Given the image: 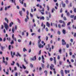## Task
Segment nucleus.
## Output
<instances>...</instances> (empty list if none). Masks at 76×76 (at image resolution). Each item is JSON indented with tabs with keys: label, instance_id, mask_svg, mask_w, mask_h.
I'll use <instances>...</instances> for the list:
<instances>
[{
	"label": "nucleus",
	"instance_id": "31",
	"mask_svg": "<svg viewBox=\"0 0 76 76\" xmlns=\"http://www.w3.org/2000/svg\"><path fill=\"white\" fill-rule=\"evenodd\" d=\"M23 51L24 52H25V51H27V50L25 49V48H24L23 49Z\"/></svg>",
	"mask_w": 76,
	"mask_h": 76
},
{
	"label": "nucleus",
	"instance_id": "23",
	"mask_svg": "<svg viewBox=\"0 0 76 76\" xmlns=\"http://www.w3.org/2000/svg\"><path fill=\"white\" fill-rule=\"evenodd\" d=\"M41 41V39H39V40H38V43L39 44L40 43V42Z\"/></svg>",
	"mask_w": 76,
	"mask_h": 76
},
{
	"label": "nucleus",
	"instance_id": "24",
	"mask_svg": "<svg viewBox=\"0 0 76 76\" xmlns=\"http://www.w3.org/2000/svg\"><path fill=\"white\" fill-rule=\"evenodd\" d=\"M24 60L25 62L26 63V64H28V62L26 61V59H25V58H24Z\"/></svg>",
	"mask_w": 76,
	"mask_h": 76
},
{
	"label": "nucleus",
	"instance_id": "15",
	"mask_svg": "<svg viewBox=\"0 0 76 76\" xmlns=\"http://www.w3.org/2000/svg\"><path fill=\"white\" fill-rule=\"evenodd\" d=\"M48 48H46V50H48V49H49V48L50 47V45L49 44H48Z\"/></svg>",
	"mask_w": 76,
	"mask_h": 76
},
{
	"label": "nucleus",
	"instance_id": "7",
	"mask_svg": "<svg viewBox=\"0 0 76 76\" xmlns=\"http://www.w3.org/2000/svg\"><path fill=\"white\" fill-rule=\"evenodd\" d=\"M1 50H2V51H3V50H4V49L6 48V47H5V46H1Z\"/></svg>",
	"mask_w": 76,
	"mask_h": 76
},
{
	"label": "nucleus",
	"instance_id": "26",
	"mask_svg": "<svg viewBox=\"0 0 76 76\" xmlns=\"http://www.w3.org/2000/svg\"><path fill=\"white\" fill-rule=\"evenodd\" d=\"M66 15L67 16H70V13L69 12H67L66 13Z\"/></svg>",
	"mask_w": 76,
	"mask_h": 76
},
{
	"label": "nucleus",
	"instance_id": "5",
	"mask_svg": "<svg viewBox=\"0 0 76 76\" xmlns=\"http://www.w3.org/2000/svg\"><path fill=\"white\" fill-rule=\"evenodd\" d=\"M62 6V7H66V4L65 3H63V1H61V3Z\"/></svg>",
	"mask_w": 76,
	"mask_h": 76
},
{
	"label": "nucleus",
	"instance_id": "34",
	"mask_svg": "<svg viewBox=\"0 0 76 76\" xmlns=\"http://www.w3.org/2000/svg\"><path fill=\"white\" fill-rule=\"evenodd\" d=\"M22 66L23 69H26V67H25V66H24L23 65H22Z\"/></svg>",
	"mask_w": 76,
	"mask_h": 76
},
{
	"label": "nucleus",
	"instance_id": "4",
	"mask_svg": "<svg viewBox=\"0 0 76 76\" xmlns=\"http://www.w3.org/2000/svg\"><path fill=\"white\" fill-rule=\"evenodd\" d=\"M11 55L12 56V58H13V57H14L13 56H15V52H13V55L12 51H11Z\"/></svg>",
	"mask_w": 76,
	"mask_h": 76
},
{
	"label": "nucleus",
	"instance_id": "43",
	"mask_svg": "<svg viewBox=\"0 0 76 76\" xmlns=\"http://www.w3.org/2000/svg\"><path fill=\"white\" fill-rule=\"evenodd\" d=\"M14 44V42L13 41V40H12L11 42V44Z\"/></svg>",
	"mask_w": 76,
	"mask_h": 76
},
{
	"label": "nucleus",
	"instance_id": "13",
	"mask_svg": "<svg viewBox=\"0 0 76 76\" xmlns=\"http://www.w3.org/2000/svg\"><path fill=\"white\" fill-rule=\"evenodd\" d=\"M62 32L64 34H66V30H65L64 29L62 30Z\"/></svg>",
	"mask_w": 76,
	"mask_h": 76
},
{
	"label": "nucleus",
	"instance_id": "52",
	"mask_svg": "<svg viewBox=\"0 0 76 76\" xmlns=\"http://www.w3.org/2000/svg\"><path fill=\"white\" fill-rule=\"evenodd\" d=\"M41 54V50H40L39 52V55H40Z\"/></svg>",
	"mask_w": 76,
	"mask_h": 76
},
{
	"label": "nucleus",
	"instance_id": "8",
	"mask_svg": "<svg viewBox=\"0 0 76 76\" xmlns=\"http://www.w3.org/2000/svg\"><path fill=\"white\" fill-rule=\"evenodd\" d=\"M61 73L62 76H64V73H63V70L61 71Z\"/></svg>",
	"mask_w": 76,
	"mask_h": 76
},
{
	"label": "nucleus",
	"instance_id": "21",
	"mask_svg": "<svg viewBox=\"0 0 76 76\" xmlns=\"http://www.w3.org/2000/svg\"><path fill=\"white\" fill-rule=\"evenodd\" d=\"M64 25H62V27H65L66 26V23H65V22L64 23H63Z\"/></svg>",
	"mask_w": 76,
	"mask_h": 76
},
{
	"label": "nucleus",
	"instance_id": "58",
	"mask_svg": "<svg viewBox=\"0 0 76 76\" xmlns=\"http://www.w3.org/2000/svg\"><path fill=\"white\" fill-rule=\"evenodd\" d=\"M30 15L31 17L33 18V15L32 14L30 13Z\"/></svg>",
	"mask_w": 76,
	"mask_h": 76
},
{
	"label": "nucleus",
	"instance_id": "28",
	"mask_svg": "<svg viewBox=\"0 0 76 76\" xmlns=\"http://www.w3.org/2000/svg\"><path fill=\"white\" fill-rule=\"evenodd\" d=\"M19 13L20 14V16H22V11H20L19 12Z\"/></svg>",
	"mask_w": 76,
	"mask_h": 76
},
{
	"label": "nucleus",
	"instance_id": "22",
	"mask_svg": "<svg viewBox=\"0 0 76 76\" xmlns=\"http://www.w3.org/2000/svg\"><path fill=\"white\" fill-rule=\"evenodd\" d=\"M44 73H45L46 76H47V70H45L44 72Z\"/></svg>",
	"mask_w": 76,
	"mask_h": 76
},
{
	"label": "nucleus",
	"instance_id": "12",
	"mask_svg": "<svg viewBox=\"0 0 76 76\" xmlns=\"http://www.w3.org/2000/svg\"><path fill=\"white\" fill-rule=\"evenodd\" d=\"M59 23H64V21H62L61 20H59Z\"/></svg>",
	"mask_w": 76,
	"mask_h": 76
},
{
	"label": "nucleus",
	"instance_id": "19",
	"mask_svg": "<svg viewBox=\"0 0 76 76\" xmlns=\"http://www.w3.org/2000/svg\"><path fill=\"white\" fill-rule=\"evenodd\" d=\"M40 20H42V19L43 20H44V19H45V18H44V17L42 16V17H40Z\"/></svg>",
	"mask_w": 76,
	"mask_h": 76
},
{
	"label": "nucleus",
	"instance_id": "40",
	"mask_svg": "<svg viewBox=\"0 0 76 76\" xmlns=\"http://www.w3.org/2000/svg\"><path fill=\"white\" fill-rule=\"evenodd\" d=\"M47 8L48 9L47 10H48V11H49L50 10V8L49 7V6L48 5L47 6Z\"/></svg>",
	"mask_w": 76,
	"mask_h": 76
},
{
	"label": "nucleus",
	"instance_id": "32",
	"mask_svg": "<svg viewBox=\"0 0 76 76\" xmlns=\"http://www.w3.org/2000/svg\"><path fill=\"white\" fill-rule=\"evenodd\" d=\"M20 0V3H21L22 4H23V1H21V0Z\"/></svg>",
	"mask_w": 76,
	"mask_h": 76
},
{
	"label": "nucleus",
	"instance_id": "29",
	"mask_svg": "<svg viewBox=\"0 0 76 76\" xmlns=\"http://www.w3.org/2000/svg\"><path fill=\"white\" fill-rule=\"evenodd\" d=\"M8 48L10 50H11V45H9Z\"/></svg>",
	"mask_w": 76,
	"mask_h": 76
},
{
	"label": "nucleus",
	"instance_id": "53",
	"mask_svg": "<svg viewBox=\"0 0 76 76\" xmlns=\"http://www.w3.org/2000/svg\"><path fill=\"white\" fill-rule=\"evenodd\" d=\"M76 15L74 17V20H76Z\"/></svg>",
	"mask_w": 76,
	"mask_h": 76
},
{
	"label": "nucleus",
	"instance_id": "64",
	"mask_svg": "<svg viewBox=\"0 0 76 76\" xmlns=\"http://www.w3.org/2000/svg\"><path fill=\"white\" fill-rule=\"evenodd\" d=\"M17 54H18V56H19V57H20L21 55H20V54H19V53H18Z\"/></svg>",
	"mask_w": 76,
	"mask_h": 76
},
{
	"label": "nucleus",
	"instance_id": "14",
	"mask_svg": "<svg viewBox=\"0 0 76 76\" xmlns=\"http://www.w3.org/2000/svg\"><path fill=\"white\" fill-rule=\"evenodd\" d=\"M3 62L5 64V65H7V61H3Z\"/></svg>",
	"mask_w": 76,
	"mask_h": 76
},
{
	"label": "nucleus",
	"instance_id": "62",
	"mask_svg": "<svg viewBox=\"0 0 76 76\" xmlns=\"http://www.w3.org/2000/svg\"><path fill=\"white\" fill-rule=\"evenodd\" d=\"M39 70H40V71H41V70H42V68H41V67H39Z\"/></svg>",
	"mask_w": 76,
	"mask_h": 76
},
{
	"label": "nucleus",
	"instance_id": "61",
	"mask_svg": "<svg viewBox=\"0 0 76 76\" xmlns=\"http://www.w3.org/2000/svg\"><path fill=\"white\" fill-rule=\"evenodd\" d=\"M16 64L18 67H19V63H17Z\"/></svg>",
	"mask_w": 76,
	"mask_h": 76
},
{
	"label": "nucleus",
	"instance_id": "41",
	"mask_svg": "<svg viewBox=\"0 0 76 76\" xmlns=\"http://www.w3.org/2000/svg\"><path fill=\"white\" fill-rule=\"evenodd\" d=\"M30 66L31 67V68H32V67H33V65H32V64H30Z\"/></svg>",
	"mask_w": 76,
	"mask_h": 76
},
{
	"label": "nucleus",
	"instance_id": "30",
	"mask_svg": "<svg viewBox=\"0 0 76 76\" xmlns=\"http://www.w3.org/2000/svg\"><path fill=\"white\" fill-rule=\"evenodd\" d=\"M74 16H75V15H71V16L70 17V18H73Z\"/></svg>",
	"mask_w": 76,
	"mask_h": 76
},
{
	"label": "nucleus",
	"instance_id": "37",
	"mask_svg": "<svg viewBox=\"0 0 76 76\" xmlns=\"http://www.w3.org/2000/svg\"><path fill=\"white\" fill-rule=\"evenodd\" d=\"M63 19L64 20H67V19L66 18V17H63Z\"/></svg>",
	"mask_w": 76,
	"mask_h": 76
},
{
	"label": "nucleus",
	"instance_id": "18",
	"mask_svg": "<svg viewBox=\"0 0 76 76\" xmlns=\"http://www.w3.org/2000/svg\"><path fill=\"white\" fill-rule=\"evenodd\" d=\"M5 21H6L7 23H9V20L7 19V18H5Z\"/></svg>",
	"mask_w": 76,
	"mask_h": 76
},
{
	"label": "nucleus",
	"instance_id": "39",
	"mask_svg": "<svg viewBox=\"0 0 76 76\" xmlns=\"http://www.w3.org/2000/svg\"><path fill=\"white\" fill-rule=\"evenodd\" d=\"M12 39L13 40H15V42H16V41H17V40L16 39V38L14 37V38H13V39Z\"/></svg>",
	"mask_w": 76,
	"mask_h": 76
},
{
	"label": "nucleus",
	"instance_id": "50",
	"mask_svg": "<svg viewBox=\"0 0 76 76\" xmlns=\"http://www.w3.org/2000/svg\"><path fill=\"white\" fill-rule=\"evenodd\" d=\"M70 41H71V42H73V39H71L70 40Z\"/></svg>",
	"mask_w": 76,
	"mask_h": 76
},
{
	"label": "nucleus",
	"instance_id": "57",
	"mask_svg": "<svg viewBox=\"0 0 76 76\" xmlns=\"http://www.w3.org/2000/svg\"><path fill=\"white\" fill-rule=\"evenodd\" d=\"M17 8L18 9H20V8H19V6L18 5L17 6Z\"/></svg>",
	"mask_w": 76,
	"mask_h": 76
},
{
	"label": "nucleus",
	"instance_id": "20",
	"mask_svg": "<svg viewBox=\"0 0 76 76\" xmlns=\"http://www.w3.org/2000/svg\"><path fill=\"white\" fill-rule=\"evenodd\" d=\"M7 40H8L9 41H10V40H11V39L10 38V37H9L8 38V37H7Z\"/></svg>",
	"mask_w": 76,
	"mask_h": 76
},
{
	"label": "nucleus",
	"instance_id": "1",
	"mask_svg": "<svg viewBox=\"0 0 76 76\" xmlns=\"http://www.w3.org/2000/svg\"><path fill=\"white\" fill-rule=\"evenodd\" d=\"M4 28L6 30H7L8 29V27H9V26L7 24V23H4Z\"/></svg>",
	"mask_w": 76,
	"mask_h": 76
},
{
	"label": "nucleus",
	"instance_id": "54",
	"mask_svg": "<svg viewBox=\"0 0 76 76\" xmlns=\"http://www.w3.org/2000/svg\"><path fill=\"white\" fill-rule=\"evenodd\" d=\"M32 44V42H31V41H30V42L29 43V45H31Z\"/></svg>",
	"mask_w": 76,
	"mask_h": 76
},
{
	"label": "nucleus",
	"instance_id": "3",
	"mask_svg": "<svg viewBox=\"0 0 76 76\" xmlns=\"http://www.w3.org/2000/svg\"><path fill=\"white\" fill-rule=\"evenodd\" d=\"M37 60V57L36 56H34V57H33V58H31V60L32 61H35Z\"/></svg>",
	"mask_w": 76,
	"mask_h": 76
},
{
	"label": "nucleus",
	"instance_id": "25",
	"mask_svg": "<svg viewBox=\"0 0 76 76\" xmlns=\"http://www.w3.org/2000/svg\"><path fill=\"white\" fill-rule=\"evenodd\" d=\"M12 63H13L12 64V63L11 64V66H14V64H15V61H13Z\"/></svg>",
	"mask_w": 76,
	"mask_h": 76
},
{
	"label": "nucleus",
	"instance_id": "51",
	"mask_svg": "<svg viewBox=\"0 0 76 76\" xmlns=\"http://www.w3.org/2000/svg\"><path fill=\"white\" fill-rule=\"evenodd\" d=\"M62 12H63V10H62V8H61L60 10V13H62Z\"/></svg>",
	"mask_w": 76,
	"mask_h": 76
},
{
	"label": "nucleus",
	"instance_id": "56",
	"mask_svg": "<svg viewBox=\"0 0 76 76\" xmlns=\"http://www.w3.org/2000/svg\"><path fill=\"white\" fill-rule=\"evenodd\" d=\"M57 58L58 60H60V56H59V55L58 56Z\"/></svg>",
	"mask_w": 76,
	"mask_h": 76
},
{
	"label": "nucleus",
	"instance_id": "9",
	"mask_svg": "<svg viewBox=\"0 0 76 76\" xmlns=\"http://www.w3.org/2000/svg\"><path fill=\"white\" fill-rule=\"evenodd\" d=\"M46 26H48L49 28H50V24L49 23H48V22H47L46 23Z\"/></svg>",
	"mask_w": 76,
	"mask_h": 76
},
{
	"label": "nucleus",
	"instance_id": "33",
	"mask_svg": "<svg viewBox=\"0 0 76 76\" xmlns=\"http://www.w3.org/2000/svg\"><path fill=\"white\" fill-rule=\"evenodd\" d=\"M50 61H52L53 60V58H50Z\"/></svg>",
	"mask_w": 76,
	"mask_h": 76
},
{
	"label": "nucleus",
	"instance_id": "17",
	"mask_svg": "<svg viewBox=\"0 0 76 76\" xmlns=\"http://www.w3.org/2000/svg\"><path fill=\"white\" fill-rule=\"evenodd\" d=\"M54 11H56V10L54 8H53L52 9V13H53L54 12Z\"/></svg>",
	"mask_w": 76,
	"mask_h": 76
},
{
	"label": "nucleus",
	"instance_id": "38",
	"mask_svg": "<svg viewBox=\"0 0 76 76\" xmlns=\"http://www.w3.org/2000/svg\"><path fill=\"white\" fill-rule=\"evenodd\" d=\"M24 6L25 7H26V3H24Z\"/></svg>",
	"mask_w": 76,
	"mask_h": 76
},
{
	"label": "nucleus",
	"instance_id": "10",
	"mask_svg": "<svg viewBox=\"0 0 76 76\" xmlns=\"http://www.w3.org/2000/svg\"><path fill=\"white\" fill-rule=\"evenodd\" d=\"M12 25H13V22H11V23H10L9 24V27H12Z\"/></svg>",
	"mask_w": 76,
	"mask_h": 76
},
{
	"label": "nucleus",
	"instance_id": "27",
	"mask_svg": "<svg viewBox=\"0 0 76 76\" xmlns=\"http://www.w3.org/2000/svg\"><path fill=\"white\" fill-rule=\"evenodd\" d=\"M66 48H69V44H67L66 45Z\"/></svg>",
	"mask_w": 76,
	"mask_h": 76
},
{
	"label": "nucleus",
	"instance_id": "6",
	"mask_svg": "<svg viewBox=\"0 0 76 76\" xmlns=\"http://www.w3.org/2000/svg\"><path fill=\"white\" fill-rule=\"evenodd\" d=\"M44 47V45H42L41 44H39V47L40 48H43Z\"/></svg>",
	"mask_w": 76,
	"mask_h": 76
},
{
	"label": "nucleus",
	"instance_id": "45",
	"mask_svg": "<svg viewBox=\"0 0 76 76\" xmlns=\"http://www.w3.org/2000/svg\"><path fill=\"white\" fill-rule=\"evenodd\" d=\"M58 27L59 28H61V25H60V24H58Z\"/></svg>",
	"mask_w": 76,
	"mask_h": 76
},
{
	"label": "nucleus",
	"instance_id": "49",
	"mask_svg": "<svg viewBox=\"0 0 76 76\" xmlns=\"http://www.w3.org/2000/svg\"><path fill=\"white\" fill-rule=\"evenodd\" d=\"M59 52L60 54H61V49H60L59 50Z\"/></svg>",
	"mask_w": 76,
	"mask_h": 76
},
{
	"label": "nucleus",
	"instance_id": "60",
	"mask_svg": "<svg viewBox=\"0 0 76 76\" xmlns=\"http://www.w3.org/2000/svg\"><path fill=\"white\" fill-rule=\"evenodd\" d=\"M74 37H76V33H74Z\"/></svg>",
	"mask_w": 76,
	"mask_h": 76
},
{
	"label": "nucleus",
	"instance_id": "44",
	"mask_svg": "<svg viewBox=\"0 0 76 76\" xmlns=\"http://www.w3.org/2000/svg\"><path fill=\"white\" fill-rule=\"evenodd\" d=\"M6 36H5V37L4 38L3 41L4 42H5V41H6Z\"/></svg>",
	"mask_w": 76,
	"mask_h": 76
},
{
	"label": "nucleus",
	"instance_id": "42",
	"mask_svg": "<svg viewBox=\"0 0 76 76\" xmlns=\"http://www.w3.org/2000/svg\"><path fill=\"white\" fill-rule=\"evenodd\" d=\"M65 3H66V4H68L69 3V1H68V0H66L65 1Z\"/></svg>",
	"mask_w": 76,
	"mask_h": 76
},
{
	"label": "nucleus",
	"instance_id": "46",
	"mask_svg": "<svg viewBox=\"0 0 76 76\" xmlns=\"http://www.w3.org/2000/svg\"><path fill=\"white\" fill-rule=\"evenodd\" d=\"M53 67L51 66H50V70H53Z\"/></svg>",
	"mask_w": 76,
	"mask_h": 76
},
{
	"label": "nucleus",
	"instance_id": "11",
	"mask_svg": "<svg viewBox=\"0 0 76 76\" xmlns=\"http://www.w3.org/2000/svg\"><path fill=\"white\" fill-rule=\"evenodd\" d=\"M53 58H54V64H56V57H53Z\"/></svg>",
	"mask_w": 76,
	"mask_h": 76
},
{
	"label": "nucleus",
	"instance_id": "35",
	"mask_svg": "<svg viewBox=\"0 0 76 76\" xmlns=\"http://www.w3.org/2000/svg\"><path fill=\"white\" fill-rule=\"evenodd\" d=\"M73 12L75 13H76V8H75L73 10Z\"/></svg>",
	"mask_w": 76,
	"mask_h": 76
},
{
	"label": "nucleus",
	"instance_id": "2",
	"mask_svg": "<svg viewBox=\"0 0 76 76\" xmlns=\"http://www.w3.org/2000/svg\"><path fill=\"white\" fill-rule=\"evenodd\" d=\"M62 45H66V42H65V40L64 39H62Z\"/></svg>",
	"mask_w": 76,
	"mask_h": 76
},
{
	"label": "nucleus",
	"instance_id": "47",
	"mask_svg": "<svg viewBox=\"0 0 76 76\" xmlns=\"http://www.w3.org/2000/svg\"><path fill=\"white\" fill-rule=\"evenodd\" d=\"M25 21L26 22H28V19H27V18H26L25 19Z\"/></svg>",
	"mask_w": 76,
	"mask_h": 76
},
{
	"label": "nucleus",
	"instance_id": "63",
	"mask_svg": "<svg viewBox=\"0 0 76 76\" xmlns=\"http://www.w3.org/2000/svg\"><path fill=\"white\" fill-rule=\"evenodd\" d=\"M46 31H48V28L46 27Z\"/></svg>",
	"mask_w": 76,
	"mask_h": 76
},
{
	"label": "nucleus",
	"instance_id": "16",
	"mask_svg": "<svg viewBox=\"0 0 76 76\" xmlns=\"http://www.w3.org/2000/svg\"><path fill=\"white\" fill-rule=\"evenodd\" d=\"M41 64L42 65V68L43 69H44V67L45 66L44 65V64H42V63H41Z\"/></svg>",
	"mask_w": 76,
	"mask_h": 76
},
{
	"label": "nucleus",
	"instance_id": "48",
	"mask_svg": "<svg viewBox=\"0 0 76 76\" xmlns=\"http://www.w3.org/2000/svg\"><path fill=\"white\" fill-rule=\"evenodd\" d=\"M18 42H21V40L20 39H18Z\"/></svg>",
	"mask_w": 76,
	"mask_h": 76
},
{
	"label": "nucleus",
	"instance_id": "36",
	"mask_svg": "<svg viewBox=\"0 0 76 76\" xmlns=\"http://www.w3.org/2000/svg\"><path fill=\"white\" fill-rule=\"evenodd\" d=\"M57 34L58 35H60V34H61V33H60V31H58L57 32Z\"/></svg>",
	"mask_w": 76,
	"mask_h": 76
},
{
	"label": "nucleus",
	"instance_id": "59",
	"mask_svg": "<svg viewBox=\"0 0 76 76\" xmlns=\"http://www.w3.org/2000/svg\"><path fill=\"white\" fill-rule=\"evenodd\" d=\"M26 17L28 19V20H29V17H28V16L26 15Z\"/></svg>",
	"mask_w": 76,
	"mask_h": 76
},
{
	"label": "nucleus",
	"instance_id": "55",
	"mask_svg": "<svg viewBox=\"0 0 76 76\" xmlns=\"http://www.w3.org/2000/svg\"><path fill=\"white\" fill-rule=\"evenodd\" d=\"M49 64H48L47 66V67L48 69V68H49Z\"/></svg>",
	"mask_w": 76,
	"mask_h": 76
}]
</instances>
